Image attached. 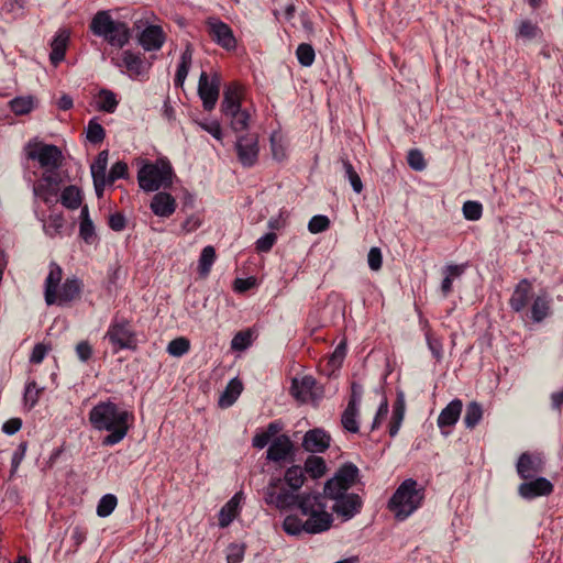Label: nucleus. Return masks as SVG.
<instances>
[{
    "instance_id": "obj_46",
    "label": "nucleus",
    "mask_w": 563,
    "mask_h": 563,
    "mask_svg": "<svg viewBox=\"0 0 563 563\" xmlns=\"http://www.w3.org/2000/svg\"><path fill=\"white\" fill-rule=\"evenodd\" d=\"M86 137L92 144H100L106 137L103 126L96 120L91 119L86 129Z\"/></svg>"
},
{
    "instance_id": "obj_53",
    "label": "nucleus",
    "mask_w": 563,
    "mask_h": 563,
    "mask_svg": "<svg viewBox=\"0 0 563 563\" xmlns=\"http://www.w3.org/2000/svg\"><path fill=\"white\" fill-rule=\"evenodd\" d=\"M252 343V333L246 331H239L231 341V349L233 351H244Z\"/></svg>"
},
{
    "instance_id": "obj_19",
    "label": "nucleus",
    "mask_w": 563,
    "mask_h": 563,
    "mask_svg": "<svg viewBox=\"0 0 563 563\" xmlns=\"http://www.w3.org/2000/svg\"><path fill=\"white\" fill-rule=\"evenodd\" d=\"M330 434L316 428L306 432L302 439V448L311 453H322L330 446Z\"/></svg>"
},
{
    "instance_id": "obj_8",
    "label": "nucleus",
    "mask_w": 563,
    "mask_h": 563,
    "mask_svg": "<svg viewBox=\"0 0 563 563\" xmlns=\"http://www.w3.org/2000/svg\"><path fill=\"white\" fill-rule=\"evenodd\" d=\"M285 482L280 477H272L266 487L263 488V499L268 506L279 510H286L295 507L296 495L290 488L285 487Z\"/></svg>"
},
{
    "instance_id": "obj_7",
    "label": "nucleus",
    "mask_w": 563,
    "mask_h": 563,
    "mask_svg": "<svg viewBox=\"0 0 563 563\" xmlns=\"http://www.w3.org/2000/svg\"><path fill=\"white\" fill-rule=\"evenodd\" d=\"M285 482L280 477H272L266 487L263 488V499L268 506L279 510H286L295 507L296 495L290 488L285 487Z\"/></svg>"
},
{
    "instance_id": "obj_20",
    "label": "nucleus",
    "mask_w": 563,
    "mask_h": 563,
    "mask_svg": "<svg viewBox=\"0 0 563 563\" xmlns=\"http://www.w3.org/2000/svg\"><path fill=\"white\" fill-rule=\"evenodd\" d=\"M62 267L52 262L49 264V273L45 279L44 298L47 306L55 305L57 301V289L62 280Z\"/></svg>"
},
{
    "instance_id": "obj_38",
    "label": "nucleus",
    "mask_w": 563,
    "mask_h": 563,
    "mask_svg": "<svg viewBox=\"0 0 563 563\" xmlns=\"http://www.w3.org/2000/svg\"><path fill=\"white\" fill-rule=\"evenodd\" d=\"M303 470L312 478L317 479L324 475L327 471L325 461L321 456L310 455L305 462Z\"/></svg>"
},
{
    "instance_id": "obj_26",
    "label": "nucleus",
    "mask_w": 563,
    "mask_h": 563,
    "mask_svg": "<svg viewBox=\"0 0 563 563\" xmlns=\"http://www.w3.org/2000/svg\"><path fill=\"white\" fill-rule=\"evenodd\" d=\"M316 386V379L312 376H303L301 379L294 378L291 382L290 394L299 401L306 402L312 395Z\"/></svg>"
},
{
    "instance_id": "obj_44",
    "label": "nucleus",
    "mask_w": 563,
    "mask_h": 563,
    "mask_svg": "<svg viewBox=\"0 0 563 563\" xmlns=\"http://www.w3.org/2000/svg\"><path fill=\"white\" fill-rule=\"evenodd\" d=\"M108 151H101L90 166L92 179H107Z\"/></svg>"
},
{
    "instance_id": "obj_47",
    "label": "nucleus",
    "mask_w": 563,
    "mask_h": 563,
    "mask_svg": "<svg viewBox=\"0 0 563 563\" xmlns=\"http://www.w3.org/2000/svg\"><path fill=\"white\" fill-rule=\"evenodd\" d=\"M118 498L113 494L103 495L97 505V515L101 518L110 516L115 509Z\"/></svg>"
},
{
    "instance_id": "obj_43",
    "label": "nucleus",
    "mask_w": 563,
    "mask_h": 563,
    "mask_svg": "<svg viewBox=\"0 0 563 563\" xmlns=\"http://www.w3.org/2000/svg\"><path fill=\"white\" fill-rule=\"evenodd\" d=\"M342 167L344 172V177L350 181L352 189L356 194H361L363 190V183L361 180L360 175L351 164V162L346 158H341Z\"/></svg>"
},
{
    "instance_id": "obj_24",
    "label": "nucleus",
    "mask_w": 563,
    "mask_h": 563,
    "mask_svg": "<svg viewBox=\"0 0 563 563\" xmlns=\"http://www.w3.org/2000/svg\"><path fill=\"white\" fill-rule=\"evenodd\" d=\"M531 292L532 286L530 282L528 279L520 280L509 299L510 308L516 312L522 311L531 298Z\"/></svg>"
},
{
    "instance_id": "obj_34",
    "label": "nucleus",
    "mask_w": 563,
    "mask_h": 563,
    "mask_svg": "<svg viewBox=\"0 0 563 563\" xmlns=\"http://www.w3.org/2000/svg\"><path fill=\"white\" fill-rule=\"evenodd\" d=\"M305 470L299 465H292L285 471L284 478L286 485L294 492L299 490L305 483Z\"/></svg>"
},
{
    "instance_id": "obj_9",
    "label": "nucleus",
    "mask_w": 563,
    "mask_h": 563,
    "mask_svg": "<svg viewBox=\"0 0 563 563\" xmlns=\"http://www.w3.org/2000/svg\"><path fill=\"white\" fill-rule=\"evenodd\" d=\"M360 476L358 467L352 462H346L335 472L334 476L324 484V495L349 493Z\"/></svg>"
},
{
    "instance_id": "obj_23",
    "label": "nucleus",
    "mask_w": 563,
    "mask_h": 563,
    "mask_svg": "<svg viewBox=\"0 0 563 563\" xmlns=\"http://www.w3.org/2000/svg\"><path fill=\"white\" fill-rule=\"evenodd\" d=\"M242 101V88L236 82H230L224 87L223 97L221 101L222 114L233 113L241 107Z\"/></svg>"
},
{
    "instance_id": "obj_15",
    "label": "nucleus",
    "mask_w": 563,
    "mask_h": 563,
    "mask_svg": "<svg viewBox=\"0 0 563 563\" xmlns=\"http://www.w3.org/2000/svg\"><path fill=\"white\" fill-rule=\"evenodd\" d=\"M554 489L553 484L545 477L525 479L518 487L520 497L527 500H532L538 497L549 496Z\"/></svg>"
},
{
    "instance_id": "obj_51",
    "label": "nucleus",
    "mask_w": 563,
    "mask_h": 563,
    "mask_svg": "<svg viewBox=\"0 0 563 563\" xmlns=\"http://www.w3.org/2000/svg\"><path fill=\"white\" fill-rule=\"evenodd\" d=\"M407 163H408L409 167L416 172H422L427 167V163L423 157V154L418 148H412L408 152Z\"/></svg>"
},
{
    "instance_id": "obj_3",
    "label": "nucleus",
    "mask_w": 563,
    "mask_h": 563,
    "mask_svg": "<svg viewBox=\"0 0 563 563\" xmlns=\"http://www.w3.org/2000/svg\"><path fill=\"white\" fill-rule=\"evenodd\" d=\"M424 487L413 478L405 479L388 500V509L397 520H405L421 507Z\"/></svg>"
},
{
    "instance_id": "obj_27",
    "label": "nucleus",
    "mask_w": 563,
    "mask_h": 563,
    "mask_svg": "<svg viewBox=\"0 0 563 563\" xmlns=\"http://www.w3.org/2000/svg\"><path fill=\"white\" fill-rule=\"evenodd\" d=\"M69 40V34L65 30H60L54 36L51 43V54L49 59L53 65H58L64 58L66 54V48Z\"/></svg>"
},
{
    "instance_id": "obj_21",
    "label": "nucleus",
    "mask_w": 563,
    "mask_h": 563,
    "mask_svg": "<svg viewBox=\"0 0 563 563\" xmlns=\"http://www.w3.org/2000/svg\"><path fill=\"white\" fill-rule=\"evenodd\" d=\"M84 284L81 279L76 276L67 277L62 284L59 291H57V301L55 305L65 306L76 298H78L82 291Z\"/></svg>"
},
{
    "instance_id": "obj_35",
    "label": "nucleus",
    "mask_w": 563,
    "mask_h": 563,
    "mask_svg": "<svg viewBox=\"0 0 563 563\" xmlns=\"http://www.w3.org/2000/svg\"><path fill=\"white\" fill-rule=\"evenodd\" d=\"M58 188L45 186L44 183L37 181L33 186L35 198H40L47 207H53L58 202Z\"/></svg>"
},
{
    "instance_id": "obj_48",
    "label": "nucleus",
    "mask_w": 563,
    "mask_h": 563,
    "mask_svg": "<svg viewBox=\"0 0 563 563\" xmlns=\"http://www.w3.org/2000/svg\"><path fill=\"white\" fill-rule=\"evenodd\" d=\"M296 56L301 66L310 67L314 62L316 53L312 45L308 43H301L296 49Z\"/></svg>"
},
{
    "instance_id": "obj_16",
    "label": "nucleus",
    "mask_w": 563,
    "mask_h": 563,
    "mask_svg": "<svg viewBox=\"0 0 563 563\" xmlns=\"http://www.w3.org/2000/svg\"><path fill=\"white\" fill-rule=\"evenodd\" d=\"M544 461L541 454L523 452L520 454L516 470L520 478L531 479L537 474L543 472Z\"/></svg>"
},
{
    "instance_id": "obj_17",
    "label": "nucleus",
    "mask_w": 563,
    "mask_h": 563,
    "mask_svg": "<svg viewBox=\"0 0 563 563\" xmlns=\"http://www.w3.org/2000/svg\"><path fill=\"white\" fill-rule=\"evenodd\" d=\"M166 41L161 25L148 24L137 35V42L146 52L159 51Z\"/></svg>"
},
{
    "instance_id": "obj_61",
    "label": "nucleus",
    "mask_w": 563,
    "mask_h": 563,
    "mask_svg": "<svg viewBox=\"0 0 563 563\" xmlns=\"http://www.w3.org/2000/svg\"><path fill=\"white\" fill-rule=\"evenodd\" d=\"M63 225L64 219L62 214H51L48 218V223L44 224L43 228L46 234L53 236L54 234L59 232Z\"/></svg>"
},
{
    "instance_id": "obj_4",
    "label": "nucleus",
    "mask_w": 563,
    "mask_h": 563,
    "mask_svg": "<svg viewBox=\"0 0 563 563\" xmlns=\"http://www.w3.org/2000/svg\"><path fill=\"white\" fill-rule=\"evenodd\" d=\"M90 31L102 37L109 45L118 48L124 47L131 40L129 25L111 16L109 10L98 11L90 22Z\"/></svg>"
},
{
    "instance_id": "obj_6",
    "label": "nucleus",
    "mask_w": 563,
    "mask_h": 563,
    "mask_svg": "<svg viewBox=\"0 0 563 563\" xmlns=\"http://www.w3.org/2000/svg\"><path fill=\"white\" fill-rule=\"evenodd\" d=\"M104 338L111 343L113 353L122 350L135 351L137 347L135 331L125 318H113Z\"/></svg>"
},
{
    "instance_id": "obj_40",
    "label": "nucleus",
    "mask_w": 563,
    "mask_h": 563,
    "mask_svg": "<svg viewBox=\"0 0 563 563\" xmlns=\"http://www.w3.org/2000/svg\"><path fill=\"white\" fill-rule=\"evenodd\" d=\"M9 104L14 114L24 115L34 109L35 99L32 96L15 97L9 102Z\"/></svg>"
},
{
    "instance_id": "obj_29",
    "label": "nucleus",
    "mask_w": 563,
    "mask_h": 563,
    "mask_svg": "<svg viewBox=\"0 0 563 563\" xmlns=\"http://www.w3.org/2000/svg\"><path fill=\"white\" fill-rule=\"evenodd\" d=\"M192 62V47L190 43H187L184 52L180 55V60L175 74L174 85L175 87H183Z\"/></svg>"
},
{
    "instance_id": "obj_58",
    "label": "nucleus",
    "mask_w": 563,
    "mask_h": 563,
    "mask_svg": "<svg viewBox=\"0 0 563 563\" xmlns=\"http://www.w3.org/2000/svg\"><path fill=\"white\" fill-rule=\"evenodd\" d=\"M276 241L277 235L274 232H268L256 241L255 249L260 253H267L272 250Z\"/></svg>"
},
{
    "instance_id": "obj_45",
    "label": "nucleus",
    "mask_w": 563,
    "mask_h": 563,
    "mask_svg": "<svg viewBox=\"0 0 563 563\" xmlns=\"http://www.w3.org/2000/svg\"><path fill=\"white\" fill-rule=\"evenodd\" d=\"M99 97L98 109L107 113H113L119 103L115 93L108 89H101Z\"/></svg>"
},
{
    "instance_id": "obj_22",
    "label": "nucleus",
    "mask_w": 563,
    "mask_h": 563,
    "mask_svg": "<svg viewBox=\"0 0 563 563\" xmlns=\"http://www.w3.org/2000/svg\"><path fill=\"white\" fill-rule=\"evenodd\" d=\"M150 208L155 216L169 218L176 210V200L170 194L159 191L152 198Z\"/></svg>"
},
{
    "instance_id": "obj_59",
    "label": "nucleus",
    "mask_w": 563,
    "mask_h": 563,
    "mask_svg": "<svg viewBox=\"0 0 563 563\" xmlns=\"http://www.w3.org/2000/svg\"><path fill=\"white\" fill-rule=\"evenodd\" d=\"M41 183H44L45 186H48V187H54V188H58L59 189V186L62 184V176H60V173L57 172V169H53V168H47L41 179L38 180Z\"/></svg>"
},
{
    "instance_id": "obj_13",
    "label": "nucleus",
    "mask_w": 563,
    "mask_h": 563,
    "mask_svg": "<svg viewBox=\"0 0 563 563\" xmlns=\"http://www.w3.org/2000/svg\"><path fill=\"white\" fill-rule=\"evenodd\" d=\"M209 35L212 41L227 51L236 47V40L232 29L218 18H209L207 20Z\"/></svg>"
},
{
    "instance_id": "obj_54",
    "label": "nucleus",
    "mask_w": 563,
    "mask_h": 563,
    "mask_svg": "<svg viewBox=\"0 0 563 563\" xmlns=\"http://www.w3.org/2000/svg\"><path fill=\"white\" fill-rule=\"evenodd\" d=\"M540 33H541V30L539 29V26L537 24L532 23L529 20H525V21H521L518 26L517 36L527 38V40H532V38L537 37Z\"/></svg>"
},
{
    "instance_id": "obj_5",
    "label": "nucleus",
    "mask_w": 563,
    "mask_h": 563,
    "mask_svg": "<svg viewBox=\"0 0 563 563\" xmlns=\"http://www.w3.org/2000/svg\"><path fill=\"white\" fill-rule=\"evenodd\" d=\"M174 170L167 159L144 164L137 172L139 186L147 192L167 189L173 184Z\"/></svg>"
},
{
    "instance_id": "obj_41",
    "label": "nucleus",
    "mask_w": 563,
    "mask_h": 563,
    "mask_svg": "<svg viewBox=\"0 0 563 563\" xmlns=\"http://www.w3.org/2000/svg\"><path fill=\"white\" fill-rule=\"evenodd\" d=\"M483 418V408L477 401H472L466 406L464 415V424L467 429H474Z\"/></svg>"
},
{
    "instance_id": "obj_60",
    "label": "nucleus",
    "mask_w": 563,
    "mask_h": 563,
    "mask_svg": "<svg viewBox=\"0 0 563 563\" xmlns=\"http://www.w3.org/2000/svg\"><path fill=\"white\" fill-rule=\"evenodd\" d=\"M26 448H27V443L21 442L19 444V446L16 448V450L13 452V455L11 459L10 477H12L16 473L21 462L23 461V459L25 456Z\"/></svg>"
},
{
    "instance_id": "obj_62",
    "label": "nucleus",
    "mask_w": 563,
    "mask_h": 563,
    "mask_svg": "<svg viewBox=\"0 0 563 563\" xmlns=\"http://www.w3.org/2000/svg\"><path fill=\"white\" fill-rule=\"evenodd\" d=\"M362 397H363V386L357 382H352L347 406L360 409Z\"/></svg>"
},
{
    "instance_id": "obj_14",
    "label": "nucleus",
    "mask_w": 563,
    "mask_h": 563,
    "mask_svg": "<svg viewBox=\"0 0 563 563\" xmlns=\"http://www.w3.org/2000/svg\"><path fill=\"white\" fill-rule=\"evenodd\" d=\"M27 157L37 161L44 168L57 169L63 159L62 151L58 146L53 144H44L38 148L32 150L27 153Z\"/></svg>"
},
{
    "instance_id": "obj_63",
    "label": "nucleus",
    "mask_w": 563,
    "mask_h": 563,
    "mask_svg": "<svg viewBox=\"0 0 563 563\" xmlns=\"http://www.w3.org/2000/svg\"><path fill=\"white\" fill-rule=\"evenodd\" d=\"M367 263L372 271H379L383 264V255L379 247H372L367 254Z\"/></svg>"
},
{
    "instance_id": "obj_56",
    "label": "nucleus",
    "mask_w": 563,
    "mask_h": 563,
    "mask_svg": "<svg viewBox=\"0 0 563 563\" xmlns=\"http://www.w3.org/2000/svg\"><path fill=\"white\" fill-rule=\"evenodd\" d=\"M126 177H128V164L122 161H119L111 166L110 172L107 177V180H108V184L111 185L115 180L124 179Z\"/></svg>"
},
{
    "instance_id": "obj_25",
    "label": "nucleus",
    "mask_w": 563,
    "mask_h": 563,
    "mask_svg": "<svg viewBox=\"0 0 563 563\" xmlns=\"http://www.w3.org/2000/svg\"><path fill=\"white\" fill-rule=\"evenodd\" d=\"M462 400L453 399L450 401L440 412L438 417V427L440 429L446 427H453L457 421L462 412Z\"/></svg>"
},
{
    "instance_id": "obj_64",
    "label": "nucleus",
    "mask_w": 563,
    "mask_h": 563,
    "mask_svg": "<svg viewBox=\"0 0 563 563\" xmlns=\"http://www.w3.org/2000/svg\"><path fill=\"white\" fill-rule=\"evenodd\" d=\"M79 235L86 243H91L96 232L92 220L80 221Z\"/></svg>"
},
{
    "instance_id": "obj_36",
    "label": "nucleus",
    "mask_w": 563,
    "mask_h": 563,
    "mask_svg": "<svg viewBox=\"0 0 563 563\" xmlns=\"http://www.w3.org/2000/svg\"><path fill=\"white\" fill-rule=\"evenodd\" d=\"M223 115L230 121L231 129L234 132L239 133L247 130L251 115L246 109L240 108L238 111H233V113Z\"/></svg>"
},
{
    "instance_id": "obj_49",
    "label": "nucleus",
    "mask_w": 563,
    "mask_h": 563,
    "mask_svg": "<svg viewBox=\"0 0 563 563\" xmlns=\"http://www.w3.org/2000/svg\"><path fill=\"white\" fill-rule=\"evenodd\" d=\"M190 349V342L187 338L180 336L172 340L167 345L169 355L180 357L185 355Z\"/></svg>"
},
{
    "instance_id": "obj_42",
    "label": "nucleus",
    "mask_w": 563,
    "mask_h": 563,
    "mask_svg": "<svg viewBox=\"0 0 563 563\" xmlns=\"http://www.w3.org/2000/svg\"><path fill=\"white\" fill-rule=\"evenodd\" d=\"M216 261V250L213 246H205L200 253L198 271L201 276L209 275Z\"/></svg>"
},
{
    "instance_id": "obj_11",
    "label": "nucleus",
    "mask_w": 563,
    "mask_h": 563,
    "mask_svg": "<svg viewBox=\"0 0 563 563\" xmlns=\"http://www.w3.org/2000/svg\"><path fill=\"white\" fill-rule=\"evenodd\" d=\"M220 92V77L214 74L211 78L206 71H202L198 82V95L202 100V106L206 111L214 109L219 99Z\"/></svg>"
},
{
    "instance_id": "obj_39",
    "label": "nucleus",
    "mask_w": 563,
    "mask_h": 563,
    "mask_svg": "<svg viewBox=\"0 0 563 563\" xmlns=\"http://www.w3.org/2000/svg\"><path fill=\"white\" fill-rule=\"evenodd\" d=\"M358 413H360V409L346 406V408L344 409V411L341 416V424L346 431H349L351 433L358 432V430H360V424H358V420H357Z\"/></svg>"
},
{
    "instance_id": "obj_18",
    "label": "nucleus",
    "mask_w": 563,
    "mask_h": 563,
    "mask_svg": "<svg viewBox=\"0 0 563 563\" xmlns=\"http://www.w3.org/2000/svg\"><path fill=\"white\" fill-rule=\"evenodd\" d=\"M266 459L273 462L294 461V443L286 434L274 438L268 445Z\"/></svg>"
},
{
    "instance_id": "obj_52",
    "label": "nucleus",
    "mask_w": 563,
    "mask_h": 563,
    "mask_svg": "<svg viewBox=\"0 0 563 563\" xmlns=\"http://www.w3.org/2000/svg\"><path fill=\"white\" fill-rule=\"evenodd\" d=\"M426 341H427V345L432 354V356L438 361L440 362L443 357V345H442V341L434 336L433 333L428 330L426 332Z\"/></svg>"
},
{
    "instance_id": "obj_57",
    "label": "nucleus",
    "mask_w": 563,
    "mask_h": 563,
    "mask_svg": "<svg viewBox=\"0 0 563 563\" xmlns=\"http://www.w3.org/2000/svg\"><path fill=\"white\" fill-rule=\"evenodd\" d=\"M330 227V220L327 216L317 214L313 216L309 223H308V230L311 233H321L325 230H328Z\"/></svg>"
},
{
    "instance_id": "obj_28",
    "label": "nucleus",
    "mask_w": 563,
    "mask_h": 563,
    "mask_svg": "<svg viewBox=\"0 0 563 563\" xmlns=\"http://www.w3.org/2000/svg\"><path fill=\"white\" fill-rule=\"evenodd\" d=\"M465 271V265L449 264L443 267V279L440 286L441 295L446 298L452 292L453 280L460 278Z\"/></svg>"
},
{
    "instance_id": "obj_12",
    "label": "nucleus",
    "mask_w": 563,
    "mask_h": 563,
    "mask_svg": "<svg viewBox=\"0 0 563 563\" xmlns=\"http://www.w3.org/2000/svg\"><path fill=\"white\" fill-rule=\"evenodd\" d=\"M238 159L243 167H253L258 159V139L255 134H245L235 142Z\"/></svg>"
},
{
    "instance_id": "obj_31",
    "label": "nucleus",
    "mask_w": 563,
    "mask_h": 563,
    "mask_svg": "<svg viewBox=\"0 0 563 563\" xmlns=\"http://www.w3.org/2000/svg\"><path fill=\"white\" fill-rule=\"evenodd\" d=\"M551 311V298L547 295L537 296L531 306V319L539 323L543 321Z\"/></svg>"
},
{
    "instance_id": "obj_33",
    "label": "nucleus",
    "mask_w": 563,
    "mask_h": 563,
    "mask_svg": "<svg viewBox=\"0 0 563 563\" xmlns=\"http://www.w3.org/2000/svg\"><path fill=\"white\" fill-rule=\"evenodd\" d=\"M242 493H236L220 510L219 525L220 527L229 526L236 516V509L240 504Z\"/></svg>"
},
{
    "instance_id": "obj_55",
    "label": "nucleus",
    "mask_w": 563,
    "mask_h": 563,
    "mask_svg": "<svg viewBox=\"0 0 563 563\" xmlns=\"http://www.w3.org/2000/svg\"><path fill=\"white\" fill-rule=\"evenodd\" d=\"M42 390L43 388H37L35 382H30L26 384L23 399L24 404L29 406L30 409L37 404Z\"/></svg>"
},
{
    "instance_id": "obj_30",
    "label": "nucleus",
    "mask_w": 563,
    "mask_h": 563,
    "mask_svg": "<svg viewBox=\"0 0 563 563\" xmlns=\"http://www.w3.org/2000/svg\"><path fill=\"white\" fill-rule=\"evenodd\" d=\"M243 390L242 382L238 378H232L227 385L224 391L220 395L218 405L221 408L231 407Z\"/></svg>"
},
{
    "instance_id": "obj_37",
    "label": "nucleus",
    "mask_w": 563,
    "mask_h": 563,
    "mask_svg": "<svg viewBox=\"0 0 563 563\" xmlns=\"http://www.w3.org/2000/svg\"><path fill=\"white\" fill-rule=\"evenodd\" d=\"M122 65L133 75L139 76L143 73L144 62L140 54L132 51H124L122 53Z\"/></svg>"
},
{
    "instance_id": "obj_32",
    "label": "nucleus",
    "mask_w": 563,
    "mask_h": 563,
    "mask_svg": "<svg viewBox=\"0 0 563 563\" xmlns=\"http://www.w3.org/2000/svg\"><path fill=\"white\" fill-rule=\"evenodd\" d=\"M58 201H60V203L65 208L70 209V210H76L80 207V205L82 202L81 191L77 186L69 185L64 188Z\"/></svg>"
},
{
    "instance_id": "obj_10",
    "label": "nucleus",
    "mask_w": 563,
    "mask_h": 563,
    "mask_svg": "<svg viewBox=\"0 0 563 563\" xmlns=\"http://www.w3.org/2000/svg\"><path fill=\"white\" fill-rule=\"evenodd\" d=\"M325 496L334 501L332 511L343 520L352 519L362 510L363 500L360 495L355 493H336Z\"/></svg>"
},
{
    "instance_id": "obj_1",
    "label": "nucleus",
    "mask_w": 563,
    "mask_h": 563,
    "mask_svg": "<svg viewBox=\"0 0 563 563\" xmlns=\"http://www.w3.org/2000/svg\"><path fill=\"white\" fill-rule=\"evenodd\" d=\"M296 504L303 520L297 515H288L283 521V530L292 537L301 534H318L328 531L333 522V517L325 510L324 494L301 493L296 495Z\"/></svg>"
},
{
    "instance_id": "obj_50",
    "label": "nucleus",
    "mask_w": 563,
    "mask_h": 563,
    "mask_svg": "<svg viewBox=\"0 0 563 563\" xmlns=\"http://www.w3.org/2000/svg\"><path fill=\"white\" fill-rule=\"evenodd\" d=\"M463 216L468 221H477L482 218L483 206L478 201H465L462 207Z\"/></svg>"
},
{
    "instance_id": "obj_2",
    "label": "nucleus",
    "mask_w": 563,
    "mask_h": 563,
    "mask_svg": "<svg viewBox=\"0 0 563 563\" xmlns=\"http://www.w3.org/2000/svg\"><path fill=\"white\" fill-rule=\"evenodd\" d=\"M131 413L110 399L99 401L89 411L88 419L91 427L98 431H107L102 445L111 446L121 442L129 431Z\"/></svg>"
}]
</instances>
